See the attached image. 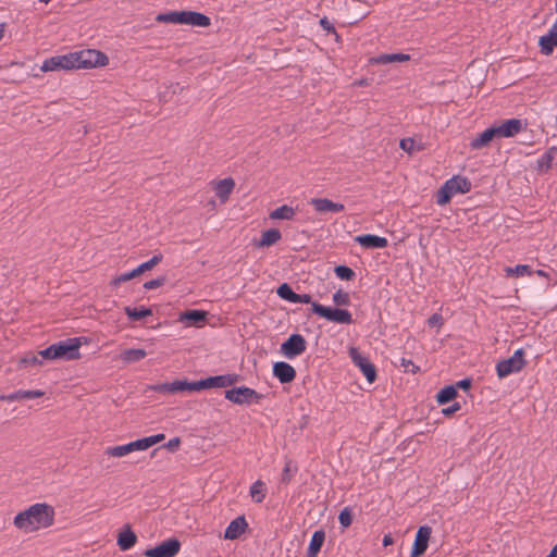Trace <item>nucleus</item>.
I'll use <instances>...</instances> for the list:
<instances>
[{
    "label": "nucleus",
    "instance_id": "nucleus-54",
    "mask_svg": "<svg viewBox=\"0 0 557 557\" xmlns=\"http://www.w3.org/2000/svg\"><path fill=\"white\" fill-rule=\"evenodd\" d=\"M22 362L26 363V364H37V363H41V361L38 359V356H32L30 358H24L22 360Z\"/></svg>",
    "mask_w": 557,
    "mask_h": 557
},
{
    "label": "nucleus",
    "instance_id": "nucleus-27",
    "mask_svg": "<svg viewBox=\"0 0 557 557\" xmlns=\"http://www.w3.org/2000/svg\"><path fill=\"white\" fill-rule=\"evenodd\" d=\"M282 238L281 231L277 228H270L262 233L260 240L255 243V247H270L276 244Z\"/></svg>",
    "mask_w": 557,
    "mask_h": 557
},
{
    "label": "nucleus",
    "instance_id": "nucleus-10",
    "mask_svg": "<svg viewBox=\"0 0 557 557\" xmlns=\"http://www.w3.org/2000/svg\"><path fill=\"white\" fill-rule=\"evenodd\" d=\"M349 357L352 363L360 369L369 383H373L376 379V369L368 357L363 356L358 348H349Z\"/></svg>",
    "mask_w": 557,
    "mask_h": 557
},
{
    "label": "nucleus",
    "instance_id": "nucleus-45",
    "mask_svg": "<svg viewBox=\"0 0 557 557\" xmlns=\"http://www.w3.org/2000/svg\"><path fill=\"white\" fill-rule=\"evenodd\" d=\"M165 282H166V277L165 276H159L157 278H153V280H150V281L146 282L144 284V288L148 289V290L154 289V288H158V287L164 285Z\"/></svg>",
    "mask_w": 557,
    "mask_h": 557
},
{
    "label": "nucleus",
    "instance_id": "nucleus-34",
    "mask_svg": "<svg viewBox=\"0 0 557 557\" xmlns=\"http://www.w3.org/2000/svg\"><path fill=\"white\" fill-rule=\"evenodd\" d=\"M126 315L131 319V320H134V321H138V320H141L146 317H149L152 314V310L149 309V308H145V307H139V308H136V307H125L124 309Z\"/></svg>",
    "mask_w": 557,
    "mask_h": 557
},
{
    "label": "nucleus",
    "instance_id": "nucleus-22",
    "mask_svg": "<svg viewBox=\"0 0 557 557\" xmlns=\"http://www.w3.org/2000/svg\"><path fill=\"white\" fill-rule=\"evenodd\" d=\"M355 240L367 249L385 248L388 245L385 237L373 234L359 235Z\"/></svg>",
    "mask_w": 557,
    "mask_h": 557
},
{
    "label": "nucleus",
    "instance_id": "nucleus-23",
    "mask_svg": "<svg viewBox=\"0 0 557 557\" xmlns=\"http://www.w3.org/2000/svg\"><path fill=\"white\" fill-rule=\"evenodd\" d=\"M235 187V181L232 177L220 180L214 183L213 189L215 191L216 197L221 200V202H226Z\"/></svg>",
    "mask_w": 557,
    "mask_h": 557
},
{
    "label": "nucleus",
    "instance_id": "nucleus-51",
    "mask_svg": "<svg viewBox=\"0 0 557 557\" xmlns=\"http://www.w3.org/2000/svg\"><path fill=\"white\" fill-rule=\"evenodd\" d=\"M320 25L323 29L327 30V32H331L333 34H336L335 33V28L333 26V24L327 20V17H323L320 20Z\"/></svg>",
    "mask_w": 557,
    "mask_h": 557
},
{
    "label": "nucleus",
    "instance_id": "nucleus-61",
    "mask_svg": "<svg viewBox=\"0 0 557 557\" xmlns=\"http://www.w3.org/2000/svg\"><path fill=\"white\" fill-rule=\"evenodd\" d=\"M51 0H38V2L40 3H45V4H48Z\"/></svg>",
    "mask_w": 557,
    "mask_h": 557
},
{
    "label": "nucleus",
    "instance_id": "nucleus-35",
    "mask_svg": "<svg viewBox=\"0 0 557 557\" xmlns=\"http://www.w3.org/2000/svg\"><path fill=\"white\" fill-rule=\"evenodd\" d=\"M457 396V389L454 385H448L442 388L437 395L436 400L440 405H444L450 400H453Z\"/></svg>",
    "mask_w": 557,
    "mask_h": 557
},
{
    "label": "nucleus",
    "instance_id": "nucleus-21",
    "mask_svg": "<svg viewBox=\"0 0 557 557\" xmlns=\"http://www.w3.org/2000/svg\"><path fill=\"white\" fill-rule=\"evenodd\" d=\"M247 528H248V523H247L245 517L239 516L230 522V524L227 525V528L224 532V537L227 540H236L243 533H245Z\"/></svg>",
    "mask_w": 557,
    "mask_h": 557
},
{
    "label": "nucleus",
    "instance_id": "nucleus-5",
    "mask_svg": "<svg viewBox=\"0 0 557 557\" xmlns=\"http://www.w3.org/2000/svg\"><path fill=\"white\" fill-rule=\"evenodd\" d=\"M81 338L72 337L65 341H60L55 344H52L53 357L54 360H76L81 357L79 347H81Z\"/></svg>",
    "mask_w": 557,
    "mask_h": 557
},
{
    "label": "nucleus",
    "instance_id": "nucleus-3",
    "mask_svg": "<svg viewBox=\"0 0 557 557\" xmlns=\"http://www.w3.org/2000/svg\"><path fill=\"white\" fill-rule=\"evenodd\" d=\"M164 437H165L164 434L160 433V434H156L152 436L139 438L134 442L127 443L125 445L108 447L104 450V454L110 457H116V458L124 457V456H126L133 451H136V450H146V449L150 448L151 446L163 441Z\"/></svg>",
    "mask_w": 557,
    "mask_h": 557
},
{
    "label": "nucleus",
    "instance_id": "nucleus-13",
    "mask_svg": "<svg viewBox=\"0 0 557 557\" xmlns=\"http://www.w3.org/2000/svg\"><path fill=\"white\" fill-rule=\"evenodd\" d=\"M181 549V543L176 539H169L163 541L156 547L146 549L144 556L146 557H174Z\"/></svg>",
    "mask_w": 557,
    "mask_h": 557
},
{
    "label": "nucleus",
    "instance_id": "nucleus-43",
    "mask_svg": "<svg viewBox=\"0 0 557 557\" xmlns=\"http://www.w3.org/2000/svg\"><path fill=\"white\" fill-rule=\"evenodd\" d=\"M339 523L343 528H348L352 522L351 510L348 507H345L338 516Z\"/></svg>",
    "mask_w": 557,
    "mask_h": 557
},
{
    "label": "nucleus",
    "instance_id": "nucleus-58",
    "mask_svg": "<svg viewBox=\"0 0 557 557\" xmlns=\"http://www.w3.org/2000/svg\"><path fill=\"white\" fill-rule=\"evenodd\" d=\"M535 273H536L539 276H543V277H548V276H549V275H548V273H547V272H545V271H543V270H537Z\"/></svg>",
    "mask_w": 557,
    "mask_h": 557
},
{
    "label": "nucleus",
    "instance_id": "nucleus-1",
    "mask_svg": "<svg viewBox=\"0 0 557 557\" xmlns=\"http://www.w3.org/2000/svg\"><path fill=\"white\" fill-rule=\"evenodd\" d=\"M54 508L47 503H36L20 511L13 519L14 527L24 532L33 533L53 525Z\"/></svg>",
    "mask_w": 557,
    "mask_h": 557
},
{
    "label": "nucleus",
    "instance_id": "nucleus-9",
    "mask_svg": "<svg viewBox=\"0 0 557 557\" xmlns=\"http://www.w3.org/2000/svg\"><path fill=\"white\" fill-rule=\"evenodd\" d=\"M239 379L238 374H223L209 376L207 379L193 382V392H198L206 388L227 387L234 385Z\"/></svg>",
    "mask_w": 557,
    "mask_h": 557
},
{
    "label": "nucleus",
    "instance_id": "nucleus-31",
    "mask_svg": "<svg viewBox=\"0 0 557 557\" xmlns=\"http://www.w3.org/2000/svg\"><path fill=\"white\" fill-rule=\"evenodd\" d=\"M557 156V147H550L544 154L537 160V169L541 171H547L552 168L553 160Z\"/></svg>",
    "mask_w": 557,
    "mask_h": 557
},
{
    "label": "nucleus",
    "instance_id": "nucleus-17",
    "mask_svg": "<svg viewBox=\"0 0 557 557\" xmlns=\"http://www.w3.org/2000/svg\"><path fill=\"white\" fill-rule=\"evenodd\" d=\"M277 295L289 302L293 304H311L312 305V298L309 294H297L295 293L292 287L287 283H283L277 287L276 290Z\"/></svg>",
    "mask_w": 557,
    "mask_h": 557
},
{
    "label": "nucleus",
    "instance_id": "nucleus-2",
    "mask_svg": "<svg viewBox=\"0 0 557 557\" xmlns=\"http://www.w3.org/2000/svg\"><path fill=\"white\" fill-rule=\"evenodd\" d=\"M156 21L171 24H187L199 27H208L211 24L210 17L195 11H173L158 14Z\"/></svg>",
    "mask_w": 557,
    "mask_h": 557
},
{
    "label": "nucleus",
    "instance_id": "nucleus-8",
    "mask_svg": "<svg viewBox=\"0 0 557 557\" xmlns=\"http://www.w3.org/2000/svg\"><path fill=\"white\" fill-rule=\"evenodd\" d=\"M525 363L524 350L522 348L517 349L510 358L502 360L496 364L497 375L503 379L511 373L519 372Z\"/></svg>",
    "mask_w": 557,
    "mask_h": 557
},
{
    "label": "nucleus",
    "instance_id": "nucleus-16",
    "mask_svg": "<svg viewBox=\"0 0 557 557\" xmlns=\"http://www.w3.org/2000/svg\"><path fill=\"white\" fill-rule=\"evenodd\" d=\"M151 391L162 394H175L178 392H193V382H187L186 380H176L173 382L161 383L151 385L149 387Z\"/></svg>",
    "mask_w": 557,
    "mask_h": 557
},
{
    "label": "nucleus",
    "instance_id": "nucleus-36",
    "mask_svg": "<svg viewBox=\"0 0 557 557\" xmlns=\"http://www.w3.org/2000/svg\"><path fill=\"white\" fill-rule=\"evenodd\" d=\"M44 392L39 389L34 391H17L8 396L9 400L33 399L44 396Z\"/></svg>",
    "mask_w": 557,
    "mask_h": 557
},
{
    "label": "nucleus",
    "instance_id": "nucleus-24",
    "mask_svg": "<svg viewBox=\"0 0 557 557\" xmlns=\"http://www.w3.org/2000/svg\"><path fill=\"white\" fill-rule=\"evenodd\" d=\"M446 183L450 187V190L454 195L469 193L472 186L469 178L460 175L453 176L451 178L447 180Z\"/></svg>",
    "mask_w": 557,
    "mask_h": 557
},
{
    "label": "nucleus",
    "instance_id": "nucleus-50",
    "mask_svg": "<svg viewBox=\"0 0 557 557\" xmlns=\"http://www.w3.org/2000/svg\"><path fill=\"white\" fill-rule=\"evenodd\" d=\"M38 356H40L42 359L54 360L52 345L40 350L38 352Z\"/></svg>",
    "mask_w": 557,
    "mask_h": 557
},
{
    "label": "nucleus",
    "instance_id": "nucleus-26",
    "mask_svg": "<svg viewBox=\"0 0 557 557\" xmlns=\"http://www.w3.org/2000/svg\"><path fill=\"white\" fill-rule=\"evenodd\" d=\"M495 138L494 132L492 127L486 128L482 133L478 134L470 141V148L473 150L482 149L490 145V143Z\"/></svg>",
    "mask_w": 557,
    "mask_h": 557
},
{
    "label": "nucleus",
    "instance_id": "nucleus-20",
    "mask_svg": "<svg viewBox=\"0 0 557 557\" xmlns=\"http://www.w3.org/2000/svg\"><path fill=\"white\" fill-rule=\"evenodd\" d=\"M310 205H312L314 210L319 213L343 212L345 210V206L343 203L333 202L327 198H312L310 200Z\"/></svg>",
    "mask_w": 557,
    "mask_h": 557
},
{
    "label": "nucleus",
    "instance_id": "nucleus-29",
    "mask_svg": "<svg viewBox=\"0 0 557 557\" xmlns=\"http://www.w3.org/2000/svg\"><path fill=\"white\" fill-rule=\"evenodd\" d=\"M137 542L136 534L127 527L124 531H122L117 536V545L121 550H128L132 548Z\"/></svg>",
    "mask_w": 557,
    "mask_h": 557
},
{
    "label": "nucleus",
    "instance_id": "nucleus-52",
    "mask_svg": "<svg viewBox=\"0 0 557 557\" xmlns=\"http://www.w3.org/2000/svg\"><path fill=\"white\" fill-rule=\"evenodd\" d=\"M460 409V405L459 403H454L451 406L447 407V408H444L442 410V412L445 414V416H451L453 413H455L456 411H458Z\"/></svg>",
    "mask_w": 557,
    "mask_h": 557
},
{
    "label": "nucleus",
    "instance_id": "nucleus-55",
    "mask_svg": "<svg viewBox=\"0 0 557 557\" xmlns=\"http://www.w3.org/2000/svg\"><path fill=\"white\" fill-rule=\"evenodd\" d=\"M457 386L462 389H468L471 386V380L470 379H463L459 382H457Z\"/></svg>",
    "mask_w": 557,
    "mask_h": 557
},
{
    "label": "nucleus",
    "instance_id": "nucleus-30",
    "mask_svg": "<svg viewBox=\"0 0 557 557\" xmlns=\"http://www.w3.org/2000/svg\"><path fill=\"white\" fill-rule=\"evenodd\" d=\"M249 494L255 503H262L267 495L265 483L261 480H257L250 486Z\"/></svg>",
    "mask_w": 557,
    "mask_h": 557
},
{
    "label": "nucleus",
    "instance_id": "nucleus-56",
    "mask_svg": "<svg viewBox=\"0 0 557 557\" xmlns=\"http://www.w3.org/2000/svg\"><path fill=\"white\" fill-rule=\"evenodd\" d=\"M394 543L393 537L389 534L384 535L383 537V546H388Z\"/></svg>",
    "mask_w": 557,
    "mask_h": 557
},
{
    "label": "nucleus",
    "instance_id": "nucleus-4",
    "mask_svg": "<svg viewBox=\"0 0 557 557\" xmlns=\"http://www.w3.org/2000/svg\"><path fill=\"white\" fill-rule=\"evenodd\" d=\"M71 53L75 69L101 67L109 63L108 55L96 49H85Z\"/></svg>",
    "mask_w": 557,
    "mask_h": 557
},
{
    "label": "nucleus",
    "instance_id": "nucleus-37",
    "mask_svg": "<svg viewBox=\"0 0 557 557\" xmlns=\"http://www.w3.org/2000/svg\"><path fill=\"white\" fill-rule=\"evenodd\" d=\"M207 313L201 310H187L181 315V320L189 321L194 324H198L199 322H203L206 320Z\"/></svg>",
    "mask_w": 557,
    "mask_h": 557
},
{
    "label": "nucleus",
    "instance_id": "nucleus-44",
    "mask_svg": "<svg viewBox=\"0 0 557 557\" xmlns=\"http://www.w3.org/2000/svg\"><path fill=\"white\" fill-rule=\"evenodd\" d=\"M161 260H162V255L161 253L154 255L148 261L139 264L140 270H143V272L149 271L152 268H154L158 263H160Z\"/></svg>",
    "mask_w": 557,
    "mask_h": 557
},
{
    "label": "nucleus",
    "instance_id": "nucleus-33",
    "mask_svg": "<svg viewBox=\"0 0 557 557\" xmlns=\"http://www.w3.org/2000/svg\"><path fill=\"white\" fill-rule=\"evenodd\" d=\"M147 356L145 349L129 348L121 354V359L126 363H132L144 359Z\"/></svg>",
    "mask_w": 557,
    "mask_h": 557
},
{
    "label": "nucleus",
    "instance_id": "nucleus-32",
    "mask_svg": "<svg viewBox=\"0 0 557 557\" xmlns=\"http://www.w3.org/2000/svg\"><path fill=\"white\" fill-rule=\"evenodd\" d=\"M296 214L294 208L283 205L270 213V219L272 220H293Z\"/></svg>",
    "mask_w": 557,
    "mask_h": 557
},
{
    "label": "nucleus",
    "instance_id": "nucleus-49",
    "mask_svg": "<svg viewBox=\"0 0 557 557\" xmlns=\"http://www.w3.org/2000/svg\"><path fill=\"white\" fill-rule=\"evenodd\" d=\"M132 278H133V276H132V273L129 271L127 273H123V274L116 276L115 278H113L111 284L114 285V286H117L119 284H121L123 282H126V281H129Z\"/></svg>",
    "mask_w": 557,
    "mask_h": 557
},
{
    "label": "nucleus",
    "instance_id": "nucleus-39",
    "mask_svg": "<svg viewBox=\"0 0 557 557\" xmlns=\"http://www.w3.org/2000/svg\"><path fill=\"white\" fill-rule=\"evenodd\" d=\"M507 276H522V275H531L533 273L532 268L528 264H518L515 268L507 267L505 269Z\"/></svg>",
    "mask_w": 557,
    "mask_h": 557
},
{
    "label": "nucleus",
    "instance_id": "nucleus-15",
    "mask_svg": "<svg viewBox=\"0 0 557 557\" xmlns=\"http://www.w3.org/2000/svg\"><path fill=\"white\" fill-rule=\"evenodd\" d=\"M432 528L429 525H421L417 533L412 545L410 557H419L425 553L431 537Z\"/></svg>",
    "mask_w": 557,
    "mask_h": 557
},
{
    "label": "nucleus",
    "instance_id": "nucleus-47",
    "mask_svg": "<svg viewBox=\"0 0 557 557\" xmlns=\"http://www.w3.org/2000/svg\"><path fill=\"white\" fill-rule=\"evenodd\" d=\"M399 146L404 151L412 153L414 150V140L412 138H404L400 140Z\"/></svg>",
    "mask_w": 557,
    "mask_h": 557
},
{
    "label": "nucleus",
    "instance_id": "nucleus-57",
    "mask_svg": "<svg viewBox=\"0 0 557 557\" xmlns=\"http://www.w3.org/2000/svg\"><path fill=\"white\" fill-rule=\"evenodd\" d=\"M131 273H132V276L134 278V277L143 274L144 272H143V270H140V267L138 265L136 269L132 270Z\"/></svg>",
    "mask_w": 557,
    "mask_h": 557
},
{
    "label": "nucleus",
    "instance_id": "nucleus-42",
    "mask_svg": "<svg viewBox=\"0 0 557 557\" xmlns=\"http://www.w3.org/2000/svg\"><path fill=\"white\" fill-rule=\"evenodd\" d=\"M333 301L338 306H348L350 304L349 294L338 289L333 294Z\"/></svg>",
    "mask_w": 557,
    "mask_h": 557
},
{
    "label": "nucleus",
    "instance_id": "nucleus-48",
    "mask_svg": "<svg viewBox=\"0 0 557 557\" xmlns=\"http://www.w3.org/2000/svg\"><path fill=\"white\" fill-rule=\"evenodd\" d=\"M444 323V320H443V317L440 314V313H433L429 319H428V325L431 326V327H434V326H442Z\"/></svg>",
    "mask_w": 557,
    "mask_h": 557
},
{
    "label": "nucleus",
    "instance_id": "nucleus-28",
    "mask_svg": "<svg viewBox=\"0 0 557 557\" xmlns=\"http://www.w3.org/2000/svg\"><path fill=\"white\" fill-rule=\"evenodd\" d=\"M324 541H325V532L322 529L314 531L311 536V541L309 543V547L307 550V557H317Z\"/></svg>",
    "mask_w": 557,
    "mask_h": 557
},
{
    "label": "nucleus",
    "instance_id": "nucleus-41",
    "mask_svg": "<svg viewBox=\"0 0 557 557\" xmlns=\"http://www.w3.org/2000/svg\"><path fill=\"white\" fill-rule=\"evenodd\" d=\"M334 271L335 274L342 280L349 281L355 277V272L347 265H337Z\"/></svg>",
    "mask_w": 557,
    "mask_h": 557
},
{
    "label": "nucleus",
    "instance_id": "nucleus-53",
    "mask_svg": "<svg viewBox=\"0 0 557 557\" xmlns=\"http://www.w3.org/2000/svg\"><path fill=\"white\" fill-rule=\"evenodd\" d=\"M180 444H181L180 437H174V438H171L166 443L165 447L173 451L178 448Z\"/></svg>",
    "mask_w": 557,
    "mask_h": 557
},
{
    "label": "nucleus",
    "instance_id": "nucleus-11",
    "mask_svg": "<svg viewBox=\"0 0 557 557\" xmlns=\"http://www.w3.org/2000/svg\"><path fill=\"white\" fill-rule=\"evenodd\" d=\"M525 123L520 119L505 120L500 124H494L491 126L494 132L495 138H509L519 134L524 127Z\"/></svg>",
    "mask_w": 557,
    "mask_h": 557
},
{
    "label": "nucleus",
    "instance_id": "nucleus-38",
    "mask_svg": "<svg viewBox=\"0 0 557 557\" xmlns=\"http://www.w3.org/2000/svg\"><path fill=\"white\" fill-rule=\"evenodd\" d=\"M453 196H454V194L451 193L450 187L445 182L444 185L437 190L436 202L440 206H444L450 201Z\"/></svg>",
    "mask_w": 557,
    "mask_h": 557
},
{
    "label": "nucleus",
    "instance_id": "nucleus-40",
    "mask_svg": "<svg viewBox=\"0 0 557 557\" xmlns=\"http://www.w3.org/2000/svg\"><path fill=\"white\" fill-rule=\"evenodd\" d=\"M297 470V466L292 460H286L282 472V483L288 484Z\"/></svg>",
    "mask_w": 557,
    "mask_h": 557
},
{
    "label": "nucleus",
    "instance_id": "nucleus-46",
    "mask_svg": "<svg viewBox=\"0 0 557 557\" xmlns=\"http://www.w3.org/2000/svg\"><path fill=\"white\" fill-rule=\"evenodd\" d=\"M400 366L405 369L406 372L417 373L420 368L416 366L410 359L401 358Z\"/></svg>",
    "mask_w": 557,
    "mask_h": 557
},
{
    "label": "nucleus",
    "instance_id": "nucleus-14",
    "mask_svg": "<svg viewBox=\"0 0 557 557\" xmlns=\"http://www.w3.org/2000/svg\"><path fill=\"white\" fill-rule=\"evenodd\" d=\"M40 69L42 72L75 70L72 53L70 52L46 59Z\"/></svg>",
    "mask_w": 557,
    "mask_h": 557
},
{
    "label": "nucleus",
    "instance_id": "nucleus-19",
    "mask_svg": "<svg viewBox=\"0 0 557 557\" xmlns=\"http://www.w3.org/2000/svg\"><path fill=\"white\" fill-rule=\"evenodd\" d=\"M273 375L282 383H290L296 377V370L293 366L284 361H277L273 364Z\"/></svg>",
    "mask_w": 557,
    "mask_h": 557
},
{
    "label": "nucleus",
    "instance_id": "nucleus-60",
    "mask_svg": "<svg viewBox=\"0 0 557 557\" xmlns=\"http://www.w3.org/2000/svg\"><path fill=\"white\" fill-rule=\"evenodd\" d=\"M4 36V24H0V40L3 38Z\"/></svg>",
    "mask_w": 557,
    "mask_h": 557
},
{
    "label": "nucleus",
    "instance_id": "nucleus-6",
    "mask_svg": "<svg viewBox=\"0 0 557 557\" xmlns=\"http://www.w3.org/2000/svg\"><path fill=\"white\" fill-rule=\"evenodd\" d=\"M225 398L236 405L258 404L263 396L247 386L234 387L225 392Z\"/></svg>",
    "mask_w": 557,
    "mask_h": 557
},
{
    "label": "nucleus",
    "instance_id": "nucleus-25",
    "mask_svg": "<svg viewBox=\"0 0 557 557\" xmlns=\"http://www.w3.org/2000/svg\"><path fill=\"white\" fill-rule=\"evenodd\" d=\"M410 60V55L406 53H383L371 58V64H387L393 62H406Z\"/></svg>",
    "mask_w": 557,
    "mask_h": 557
},
{
    "label": "nucleus",
    "instance_id": "nucleus-59",
    "mask_svg": "<svg viewBox=\"0 0 557 557\" xmlns=\"http://www.w3.org/2000/svg\"><path fill=\"white\" fill-rule=\"evenodd\" d=\"M367 84H368L367 79H360V81L355 82V85H357V86H366Z\"/></svg>",
    "mask_w": 557,
    "mask_h": 557
},
{
    "label": "nucleus",
    "instance_id": "nucleus-12",
    "mask_svg": "<svg viewBox=\"0 0 557 557\" xmlns=\"http://www.w3.org/2000/svg\"><path fill=\"white\" fill-rule=\"evenodd\" d=\"M307 349V342L300 334H292L282 345L281 352L288 359H293Z\"/></svg>",
    "mask_w": 557,
    "mask_h": 557
},
{
    "label": "nucleus",
    "instance_id": "nucleus-7",
    "mask_svg": "<svg viewBox=\"0 0 557 557\" xmlns=\"http://www.w3.org/2000/svg\"><path fill=\"white\" fill-rule=\"evenodd\" d=\"M312 311L331 322L341 324H350L352 322V315L346 309L330 308L319 302H312Z\"/></svg>",
    "mask_w": 557,
    "mask_h": 557
},
{
    "label": "nucleus",
    "instance_id": "nucleus-18",
    "mask_svg": "<svg viewBox=\"0 0 557 557\" xmlns=\"http://www.w3.org/2000/svg\"><path fill=\"white\" fill-rule=\"evenodd\" d=\"M539 46L544 55H550L554 48L557 47V17L548 33L540 37Z\"/></svg>",
    "mask_w": 557,
    "mask_h": 557
}]
</instances>
